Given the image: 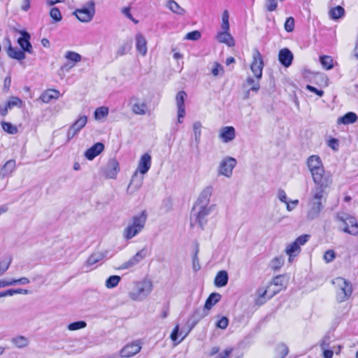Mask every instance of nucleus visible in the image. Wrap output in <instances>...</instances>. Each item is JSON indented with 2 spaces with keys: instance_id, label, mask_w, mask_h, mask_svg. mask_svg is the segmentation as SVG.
<instances>
[{
  "instance_id": "obj_49",
  "label": "nucleus",
  "mask_w": 358,
  "mask_h": 358,
  "mask_svg": "<svg viewBox=\"0 0 358 358\" xmlns=\"http://www.w3.org/2000/svg\"><path fill=\"white\" fill-rule=\"evenodd\" d=\"M275 352L278 354L279 358H284L288 354V348L286 345L281 343L277 345Z\"/></svg>"
},
{
  "instance_id": "obj_28",
  "label": "nucleus",
  "mask_w": 358,
  "mask_h": 358,
  "mask_svg": "<svg viewBox=\"0 0 358 358\" xmlns=\"http://www.w3.org/2000/svg\"><path fill=\"white\" fill-rule=\"evenodd\" d=\"M59 94L60 93L58 90L49 89L41 95L40 99L44 103H49L52 99H58Z\"/></svg>"
},
{
  "instance_id": "obj_12",
  "label": "nucleus",
  "mask_w": 358,
  "mask_h": 358,
  "mask_svg": "<svg viewBox=\"0 0 358 358\" xmlns=\"http://www.w3.org/2000/svg\"><path fill=\"white\" fill-rule=\"evenodd\" d=\"M21 37L17 39V43L24 52L32 53V45L30 43L31 36L25 30H20Z\"/></svg>"
},
{
  "instance_id": "obj_11",
  "label": "nucleus",
  "mask_w": 358,
  "mask_h": 358,
  "mask_svg": "<svg viewBox=\"0 0 358 358\" xmlns=\"http://www.w3.org/2000/svg\"><path fill=\"white\" fill-rule=\"evenodd\" d=\"M87 117L80 116L69 129L67 132V141L73 138L87 124Z\"/></svg>"
},
{
  "instance_id": "obj_38",
  "label": "nucleus",
  "mask_w": 358,
  "mask_h": 358,
  "mask_svg": "<svg viewBox=\"0 0 358 358\" xmlns=\"http://www.w3.org/2000/svg\"><path fill=\"white\" fill-rule=\"evenodd\" d=\"M147 256V250L145 248H143L140 251H138L135 255H134L130 260L135 266L141 262L145 257Z\"/></svg>"
},
{
  "instance_id": "obj_36",
  "label": "nucleus",
  "mask_w": 358,
  "mask_h": 358,
  "mask_svg": "<svg viewBox=\"0 0 358 358\" xmlns=\"http://www.w3.org/2000/svg\"><path fill=\"white\" fill-rule=\"evenodd\" d=\"M132 48V41L130 40L129 41H127L124 44H122L121 46L119 47L116 52V56L117 57H121L127 53H128Z\"/></svg>"
},
{
  "instance_id": "obj_62",
  "label": "nucleus",
  "mask_w": 358,
  "mask_h": 358,
  "mask_svg": "<svg viewBox=\"0 0 358 358\" xmlns=\"http://www.w3.org/2000/svg\"><path fill=\"white\" fill-rule=\"evenodd\" d=\"M21 103H22V101L19 98L13 96L10 99V100H9L8 101L7 107H8L9 108H11L13 106H19Z\"/></svg>"
},
{
  "instance_id": "obj_53",
  "label": "nucleus",
  "mask_w": 358,
  "mask_h": 358,
  "mask_svg": "<svg viewBox=\"0 0 358 358\" xmlns=\"http://www.w3.org/2000/svg\"><path fill=\"white\" fill-rule=\"evenodd\" d=\"M50 15L55 22H59L62 18L59 9L56 7H54L50 10Z\"/></svg>"
},
{
  "instance_id": "obj_45",
  "label": "nucleus",
  "mask_w": 358,
  "mask_h": 358,
  "mask_svg": "<svg viewBox=\"0 0 358 358\" xmlns=\"http://www.w3.org/2000/svg\"><path fill=\"white\" fill-rule=\"evenodd\" d=\"M2 129L4 131L10 134H15L17 133V128L16 126L10 122H1Z\"/></svg>"
},
{
  "instance_id": "obj_10",
  "label": "nucleus",
  "mask_w": 358,
  "mask_h": 358,
  "mask_svg": "<svg viewBox=\"0 0 358 358\" xmlns=\"http://www.w3.org/2000/svg\"><path fill=\"white\" fill-rule=\"evenodd\" d=\"M236 163L237 162L236 159L233 157H227L224 158L219 166L218 174L224 176L227 178L231 177L233 169L236 166Z\"/></svg>"
},
{
  "instance_id": "obj_32",
  "label": "nucleus",
  "mask_w": 358,
  "mask_h": 358,
  "mask_svg": "<svg viewBox=\"0 0 358 358\" xmlns=\"http://www.w3.org/2000/svg\"><path fill=\"white\" fill-rule=\"evenodd\" d=\"M345 15V10L341 6H337L329 11V17L332 20H338Z\"/></svg>"
},
{
  "instance_id": "obj_6",
  "label": "nucleus",
  "mask_w": 358,
  "mask_h": 358,
  "mask_svg": "<svg viewBox=\"0 0 358 358\" xmlns=\"http://www.w3.org/2000/svg\"><path fill=\"white\" fill-rule=\"evenodd\" d=\"M152 290V282L145 280L137 282L135 289L130 292L129 296L132 300L140 301L145 299L151 293Z\"/></svg>"
},
{
  "instance_id": "obj_16",
  "label": "nucleus",
  "mask_w": 358,
  "mask_h": 358,
  "mask_svg": "<svg viewBox=\"0 0 358 358\" xmlns=\"http://www.w3.org/2000/svg\"><path fill=\"white\" fill-rule=\"evenodd\" d=\"M151 166V156L148 153L143 154L138 162L137 169L135 171L141 175L145 174Z\"/></svg>"
},
{
  "instance_id": "obj_46",
  "label": "nucleus",
  "mask_w": 358,
  "mask_h": 358,
  "mask_svg": "<svg viewBox=\"0 0 358 358\" xmlns=\"http://www.w3.org/2000/svg\"><path fill=\"white\" fill-rule=\"evenodd\" d=\"M108 114V108L105 106H101L96 109L94 111V118L100 120L105 117Z\"/></svg>"
},
{
  "instance_id": "obj_8",
  "label": "nucleus",
  "mask_w": 358,
  "mask_h": 358,
  "mask_svg": "<svg viewBox=\"0 0 358 358\" xmlns=\"http://www.w3.org/2000/svg\"><path fill=\"white\" fill-rule=\"evenodd\" d=\"M88 4V8L77 9L73 13L78 20H79L80 22H88L92 20L94 15V2L93 1H90Z\"/></svg>"
},
{
  "instance_id": "obj_20",
  "label": "nucleus",
  "mask_w": 358,
  "mask_h": 358,
  "mask_svg": "<svg viewBox=\"0 0 358 358\" xmlns=\"http://www.w3.org/2000/svg\"><path fill=\"white\" fill-rule=\"evenodd\" d=\"M119 169V163L116 159H110L108 162L107 167L105 171V175L108 178L114 179L116 178Z\"/></svg>"
},
{
  "instance_id": "obj_3",
  "label": "nucleus",
  "mask_w": 358,
  "mask_h": 358,
  "mask_svg": "<svg viewBox=\"0 0 358 358\" xmlns=\"http://www.w3.org/2000/svg\"><path fill=\"white\" fill-rule=\"evenodd\" d=\"M147 216L148 215L145 210H143L141 213L133 216L131 223L124 229V238L127 240H129L137 236L143 229Z\"/></svg>"
},
{
  "instance_id": "obj_50",
  "label": "nucleus",
  "mask_w": 358,
  "mask_h": 358,
  "mask_svg": "<svg viewBox=\"0 0 358 358\" xmlns=\"http://www.w3.org/2000/svg\"><path fill=\"white\" fill-rule=\"evenodd\" d=\"M87 324L85 321H77L69 324L68 329L70 331H76L86 327Z\"/></svg>"
},
{
  "instance_id": "obj_23",
  "label": "nucleus",
  "mask_w": 358,
  "mask_h": 358,
  "mask_svg": "<svg viewBox=\"0 0 358 358\" xmlns=\"http://www.w3.org/2000/svg\"><path fill=\"white\" fill-rule=\"evenodd\" d=\"M208 313L209 311L206 309L204 306L203 308H196L190 317V320L192 321V328L195 326L201 319L207 316Z\"/></svg>"
},
{
  "instance_id": "obj_48",
  "label": "nucleus",
  "mask_w": 358,
  "mask_h": 358,
  "mask_svg": "<svg viewBox=\"0 0 358 358\" xmlns=\"http://www.w3.org/2000/svg\"><path fill=\"white\" fill-rule=\"evenodd\" d=\"M199 250V244L196 243L195 252L192 258V267L194 271H198L201 268L199 260L198 258Z\"/></svg>"
},
{
  "instance_id": "obj_41",
  "label": "nucleus",
  "mask_w": 358,
  "mask_h": 358,
  "mask_svg": "<svg viewBox=\"0 0 358 358\" xmlns=\"http://www.w3.org/2000/svg\"><path fill=\"white\" fill-rule=\"evenodd\" d=\"M320 63L327 70L331 69L334 67L333 59L330 56H321L320 58Z\"/></svg>"
},
{
  "instance_id": "obj_47",
  "label": "nucleus",
  "mask_w": 358,
  "mask_h": 358,
  "mask_svg": "<svg viewBox=\"0 0 358 358\" xmlns=\"http://www.w3.org/2000/svg\"><path fill=\"white\" fill-rule=\"evenodd\" d=\"M266 289L264 288H259L257 291V299L256 300V304L261 306L266 302L265 295L266 294Z\"/></svg>"
},
{
  "instance_id": "obj_57",
  "label": "nucleus",
  "mask_w": 358,
  "mask_h": 358,
  "mask_svg": "<svg viewBox=\"0 0 358 358\" xmlns=\"http://www.w3.org/2000/svg\"><path fill=\"white\" fill-rule=\"evenodd\" d=\"M201 33L199 31L195 30L187 33L185 36V39L190 41H196L201 38Z\"/></svg>"
},
{
  "instance_id": "obj_25",
  "label": "nucleus",
  "mask_w": 358,
  "mask_h": 358,
  "mask_svg": "<svg viewBox=\"0 0 358 358\" xmlns=\"http://www.w3.org/2000/svg\"><path fill=\"white\" fill-rule=\"evenodd\" d=\"M11 343L18 349L27 348L30 343L29 339L24 336H16L10 339Z\"/></svg>"
},
{
  "instance_id": "obj_21",
  "label": "nucleus",
  "mask_w": 358,
  "mask_h": 358,
  "mask_svg": "<svg viewBox=\"0 0 358 358\" xmlns=\"http://www.w3.org/2000/svg\"><path fill=\"white\" fill-rule=\"evenodd\" d=\"M105 255L102 252H94L92 253L87 260L86 261L84 268H86L85 270L86 272L92 270L94 268L92 266L96 264V263L99 262L104 258Z\"/></svg>"
},
{
  "instance_id": "obj_59",
  "label": "nucleus",
  "mask_w": 358,
  "mask_h": 358,
  "mask_svg": "<svg viewBox=\"0 0 358 358\" xmlns=\"http://www.w3.org/2000/svg\"><path fill=\"white\" fill-rule=\"evenodd\" d=\"M266 8L267 10L271 12L274 11L278 6V1L277 0H266L265 3Z\"/></svg>"
},
{
  "instance_id": "obj_27",
  "label": "nucleus",
  "mask_w": 358,
  "mask_h": 358,
  "mask_svg": "<svg viewBox=\"0 0 358 358\" xmlns=\"http://www.w3.org/2000/svg\"><path fill=\"white\" fill-rule=\"evenodd\" d=\"M358 120V116L353 112H348L344 115L338 117L337 120L338 124H350L356 122Z\"/></svg>"
},
{
  "instance_id": "obj_18",
  "label": "nucleus",
  "mask_w": 358,
  "mask_h": 358,
  "mask_svg": "<svg viewBox=\"0 0 358 358\" xmlns=\"http://www.w3.org/2000/svg\"><path fill=\"white\" fill-rule=\"evenodd\" d=\"M7 41L8 43V46L6 50L8 56L18 61L24 59L26 57L25 52L22 50L13 47L9 38L7 39Z\"/></svg>"
},
{
  "instance_id": "obj_4",
  "label": "nucleus",
  "mask_w": 358,
  "mask_h": 358,
  "mask_svg": "<svg viewBox=\"0 0 358 358\" xmlns=\"http://www.w3.org/2000/svg\"><path fill=\"white\" fill-rule=\"evenodd\" d=\"M214 206H194L191 213L190 225L194 227L198 224L202 229L207 222V217L211 213Z\"/></svg>"
},
{
  "instance_id": "obj_60",
  "label": "nucleus",
  "mask_w": 358,
  "mask_h": 358,
  "mask_svg": "<svg viewBox=\"0 0 358 358\" xmlns=\"http://www.w3.org/2000/svg\"><path fill=\"white\" fill-rule=\"evenodd\" d=\"M336 257V254L334 250H327L324 255V259L326 262H331Z\"/></svg>"
},
{
  "instance_id": "obj_35",
  "label": "nucleus",
  "mask_w": 358,
  "mask_h": 358,
  "mask_svg": "<svg viewBox=\"0 0 358 358\" xmlns=\"http://www.w3.org/2000/svg\"><path fill=\"white\" fill-rule=\"evenodd\" d=\"M166 6L171 11L178 15H182L185 14V10L181 8L179 4L174 0H169L167 1Z\"/></svg>"
},
{
  "instance_id": "obj_56",
  "label": "nucleus",
  "mask_w": 358,
  "mask_h": 358,
  "mask_svg": "<svg viewBox=\"0 0 358 358\" xmlns=\"http://www.w3.org/2000/svg\"><path fill=\"white\" fill-rule=\"evenodd\" d=\"M284 26L287 32H292L294 29V19L292 17H287Z\"/></svg>"
},
{
  "instance_id": "obj_22",
  "label": "nucleus",
  "mask_w": 358,
  "mask_h": 358,
  "mask_svg": "<svg viewBox=\"0 0 358 358\" xmlns=\"http://www.w3.org/2000/svg\"><path fill=\"white\" fill-rule=\"evenodd\" d=\"M136 48L141 55L145 56L147 54V41L141 33L136 35Z\"/></svg>"
},
{
  "instance_id": "obj_58",
  "label": "nucleus",
  "mask_w": 358,
  "mask_h": 358,
  "mask_svg": "<svg viewBox=\"0 0 358 358\" xmlns=\"http://www.w3.org/2000/svg\"><path fill=\"white\" fill-rule=\"evenodd\" d=\"M229 324V320L227 317H222L217 322L216 327L221 329H225Z\"/></svg>"
},
{
  "instance_id": "obj_39",
  "label": "nucleus",
  "mask_w": 358,
  "mask_h": 358,
  "mask_svg": "<svg viewBox=\"0 0 358 358\" xmlns=\"http://www.w3.org/2000/svg\"><path fill=\"white\" fill-rule=\"evenodd\" d=\"M147 256V250L145 248H143L140 251H138L135 255H134L130 260L135 266L141 262L145 257Z\"/></svg>"
},
{
  "instance_id": "obj_17",
  "label": "nucleus",
  "mask_w": 358,
  "mask_h": 358,
  "mask_svg": "<svg viewBox=\"0 0 358 358\" xmlns=\"http://www.w3.org/2000/svg\"><path fill=\"white\" fill-rule=\"evenodd\" d=\"M294 55L288 48H283L280 50L278 54V60L285 67L287 68L292 64Z\"/></svg>"
},
{
  "instance_id": "obj_42",
  "label": "nucleus",
  "mask_w": 358,
  "mask_h": 358,
  "mask_svg": "<svg viewBox=\"0 0 358 358\" xmlns=\"http://www.w3.org/2000/svg\"><path fill=\"white\" fill-rule=\"evenodd\" d=\"M283 264L284 257L282 256L275 257L271 262L270 266L273 270L277 271L282 266Z\"/></svg>"
},
{
  "instance_id": "obj_43",
  "label": "nucleus",
  "mask_w": 358,
  "mask_h": 358,
  "mask_svg": "<svg viewBox=\"0 0 358 358\" xmlns=\"http://www.w3.org/2000/svg\"><path fill=\"white\" fill-rule=\"evenodd\" d=\"M300 250V247L294 241L286 248L285 252L289 256H296Z\"/></svg>"
},
{
  "instance_id": "obj_64",
  "label": "nucleus",
  "mask_w": 358,
  "mask_h": 358,
  "mask_svg": "<svg viewBox=\"0 0 358 358\" xmlns=\"http://www.w3.org/2000/svg\"><path fill=\"white\" fill-rule=\"evenodd\" d=\"M328 145L332 148L334 150H338L339 147L338 140L334 138H331L328 141Z\"/></svg>"
},
{
  "instance_id": "obj_61",
  "label": "nucleus",
  "mask_w": 358,
  "mask_h": 358,
  "mask_svg": "<svg viewBox=\"0 0 358 358\" xmlns=\"http://www.w3.org/2000/svg\"><path fill=\"white\" fill-rule=\"evenodd\" d=\"M11 260L0 262V276H1L9 268Z\"/></svg>"
},
{
  "instance_id": "obj_52",
  "label": "nucleus",
  "mask_w": 358,
  "mask_h": 358,
  "mask_svg": "<svg viewBox=\"0 0 358 358\" xmlns=\"http://www.w3.org/2000/svg\"><path fill=\"white\" fill-rule=\"evenodd\" d=\"M248 85L250 86V90L257 92L259 90V84L258 81H255L252 77H248L246 79Z\"/></svg>"
},
{
  "instance_id": "obj_2",
  "label": "nucleus",
  "mask_w": 358,
  "mask_h": 358,
  "mask_svg": "<svg viewBox=\"0 0 358 358\" xmlns=\"http://www.w3.org/2000/svg\"><path fill=\"white\" fill-rule=\"evenodd\" d=\"M327 187H315L312 189V196L308 203V210L306 219L313 220L320 216V213L324 208L326 199L324 198V192Z\"/></svg>"
},
{
  "instance_id": "obj_55",
  "label": "nucleus",
  "mask_w": 358,
  "mask_h": 358,
  "mask_svg": "<svg viewBox=\"0 0 358 358\" xmlns=\"http://www.w3.org/2000/svg\"><path fill=\"white\" fill-rule=\"evenodd\" d=\"M331 343V336L327 333L322 339L320 342V348L322 349L328 348Z\"/></svg>"
},
{
  "instance_id": "obj_29",
  "label": "nucleus",
  "mask_w": 358,
  "mask_h": 358,
  "mask_svg": "<svg viewBox=\"0 0 358 358\" xmlns=\"http://www.w3.org/2000/svg\"><path fill=\"white\" fill-rule=\"evenodd\" d=\"M217 39L219 42L225 43L229 47L234 45V40L228 31L223 30L222 32L219 33L217 35Z\"/></svg>"
},
{
  "instance_id": "obj_54",
  "label": "nucleus",
  "mask_w": 358,
  "mask_h": 358,
  "mask_svg": "<svg viewBox=\"0 0 358 358\" xmlns=\"http://www.w3.org/2000/svg\"><path fill=\"white\" fill-rule=\"evenodd\" d=\"M222 29L224 31H229V13L227 10H224L222 14Z\"/></svg>"
},
{
  "instance_id": "obj_44",
  "label": "nucleus",
  "mask_w": 358,
  "mask_h": 358,
  "mask_svg": "<svg viewBox=\"0 0 358 358\" xmlns=\"http://www.w3.org/2000/svg\"><path fill=\"white\" fill-rule=\"evenodd\" d=\"M65 58L74 63V64L80 62L82 59V57L80 54L73 51H67L65 55Z\"/></svg>"
},
{
  "instance_id": "obj_37",
  "label": "nucleus",
  "mask_w": 358,
  "mask_h": 358,
  "mask_svg": "<svg viewBox=\"0 0 358 358\" xmlns=\"http://www.w3.org/2000/svg\"><path fill=\"white\" fill-rule=\"evenodd\" d=\"M201 127L202 126L200 122H195L193 124L194 136L196 145H198L200 143L201 136Z\"/></svg>"
},
{
  "instance_id": "obj_19",
  "label": "nucleus",
  "mask_w": 358,
  "mask_h": 358,
  "mask_svg": "<svg viewBox=\"0 0 358 358\" xmlns=\"http://www.w3.org/2000/svg\"><path fill=\"white\" fill-rule=\"evenodd\" d=\"M103 150L104 145L102 143H96L91 148H90L85 151V157L89 160H92L96 156H98Z\"/></svg>"
},
{
  "instance_id": "obj_24",
  "label": "nucleus",
  "mask_w": 358,
  "mask_h": 358,
  "mask_svg": "<svg viewBox=\"0 0 358 358\" xmlns=\"http://www.w3.org/2000/svg\"><path fill=\"white\" fill-rule=\"evenodd\" d=\"M235 136V129L233 127H224L221 129L219 137L223 142L228 143L234 140Z\"/></svg>"
},
{
  "instance_id": "obj_34",
  "label": "nucleus",
  "mask_w": 358,
  "mask_h": 358,
  "mask_svg": "<svg viewBox=\"0 0 358 358\" xmlns=\"http://www.w3.org/2000/svg\"><path fill=\"white\" fill-rule=\"evenodd\" d=\"M187 97V94L185 91H180L178 92L176 101L178 110H185V101Z\"/></svg>"
},
{
  "instance_id": "obj_33",
  "label": "nucleus",
  "mask_w": 358,
  "mask_h": 358,
  "mask_svg": "<svg viewBox=\"0 0 358 358\" xmlns=\"http://www.w3.org/2000/svg\"><path fill=\"white\" fill-rule=\"evenodd\" d=\"M148 106L145 102H136L133 104L132 111L136 115H143L146 113Z\"/></svg>"
},
{
  "instance_id": "obj_1",
  "label": "nucleus",
  "mask_w": 358,
  "mask_h": 358,
  "mask_svg": "<svg viewBox=\"0 0 358 358\" xmlns=\"http://www.w3.org/2000/svg\"><path fill=\"white\" fill-rule=\"evenodd\" d=\"M307 166L315 187H328L332 182L331 176L325 173L321 159L317 155H311L307 159Z\"/></svg>"
},
{
  "instance_id": "obj_26",
  "label": "nucleus",
  "mask_w": 358,
  "mask_h": 358,
  "mask_svg": "<svg viewBox=\"0 0 358 358\" xmlns=\"http://www.w3.org/2000/svg\"><path fill=\"white\" fill-rule=\"evenodd\" d=\"M229 280L228 273L226 271H220L214 280V284L217 287H222L227 285Z\"/></svg>"
},
{
  "instance_id": "obj_30",
  "label": "nucleus",
  "mask_w": 358,
  "mask_h": 358,
  "mask_svg": "<svg viewBox=\"0 0 358 358\" xmlns=\"http://www.w3.org/2000/svg\"><path fill=\"white\" fill-rule=\"evenodd\" d=\"M15 169V161L13 159L8 160L5 163L0 171V176L5 178L10 175Z\"/></svg>"
},
{
  "instance_id": "obj_13",
  "label": "nucleus",
  "mask_w": 358,
  "mask_h": 358,
  "mask_svg": "<svg viewBox=\"0 0 358 358\" xmlns=\"http://www.w3.org/2000/svg\"><path fill=\"white\" fill-rule=\"evenodd\" d=\"M213 191V187L211 185L206 187L200 193L195 204L194 206H210V199Z\"/></svg>"
},
{
  "instance_id": "obj_63",
  "label": "nucleus",
  "mask_w": 358,
  "mask_h": 358,
  "mask_svg": "<svg viewBox=\"0 0 358 358\" xmlns=\"http://www.w3.org/2000/svg\"><path fill=\"white\" fill-rule=\"evenodd\" d=\"M309 238V235H301L298 237L294 242L300 247V245H304L308 241Z\"/></svg>"
},
{
  "instance_id": "obj_40",
  "label": "nucleus",
  "mask_w": 358,
  "mask_h": 358,
  "mask_svg": "<svg viewBox=\"0 0 358 358\" xmlns=\"http://www.w3.org/2000/svg\"><path fill=\"white\" fill-rule=\"evenodd\" d=\"M121 280L120 276L119 275H110L106 280V287L108 289L114 288L119 284L120 281Z\"/></svg>"
},
{
  "instance_id": "obj_31",
  "label": "nucleus",
  "mask_w": 358,
  "mask_h": 358,
  "mask_svg": "<svg viewBox=\"0 0 358 358\" xmlns=\"http://www.w3.org/2000/svg\"><path fill=\"white\" fill-rule=\"evenodd\" d=\"M221 297L222 296L219 293H211L205 302L204 307L206 308V309H207L209 311L213 306H215L217 302L220 301Z\"/></svg>"
},
{
  "instance_id": "obj_7",
  "label": "nucleus",
  "mask_w": 358,
  "mask_h": 358,
  "mask_svg": "<svg viewBox=\"0 0 358 358\" xmlns=\"http://www.w3.org/2000/svg\"><path fill=\"white\" fill-rule=\"evenodd\" d=\"M338 286L336 292V300L338 302H343L347 300L352 292V287L350 282L342 278L336 279Z\"/></svg>"
},
{
  "instance_id": "obj_51",
  "label": "nucleus",
  "mask_w": 358,
  "mask_h": 358,
  "mask_svg": "<svg viewBox=\"0 0 358 358\" xmlns=\"http://www.w3.org/2000/svg\"><path fill=\"white\" fill-rule=\"evenodd\" d=\"M188 332L185 334L180 340L178 341L179 337V326L176 325L171 334V338L173 341H177V343H180L187 335Z\"/></svg>"
},
{
  "instance_id": "obj_9",
  "label": "nucleus",
  "mask_w": 358,
  "mask_h": 358,
  "mask_svg": "<svg viewBox=\"0 0 358 358\" xmlns=\"http://www.w3.org/2000/svg\"><path fill=\"white\" fill-rule=\"evenodd\" d=\"M264 67L263 58L261 53L257 49L254 50L252 55V62L250 65V69L257 80L262 76V69Z\"/></svg>"
},
{
  "instance_id": "obj_14",
  "label": "nucleus",
  "mask_w": 358,
  "mask_h": 358,
  "mask_svg": "<svg viewBox=\"0 0 358 358\" xmlns=\"http://www.w3.org/2000/svg\"><path fill=\"white\" fill-rule=\"evenodd\" d=\"M143 180V175L140 176L137 171H135L129 184L127 192L131 194L138 191L142 187Z\"/></svg>"
},
{
  "instance_id": "obj_5",
  "label": "nucleus",
  "mask_w": 358,
  "mask_h": 358,
  "mask_svg": "<svg viewBox=\"0 0 358 358\" xmlns=\"http://www.w3.org/2000/svg\"><path fill=\"white\" fill-rule=\"evenodd\" d=\"M336 220L339 222V229L345 233L352 236L358 234V223L353 216L345 213H338Z\"/></svg>"
},
{
  "instance_id": "obj_15",
  "label": "nucleus",
  "mask_w": 358,
  "mask_h": 358,
  "mask_svg": "<svg viewBox=\"0 0 358 358\" xmlns=\"http://www.w3.org/2000/svg\"><path fill=\"white\" fill-rule=\"evenodd\" d=\"M141 346L140 343L134 342L124 346L120 351L122 357H130L140 352Z\"/></svg>"
}]
</instances>
